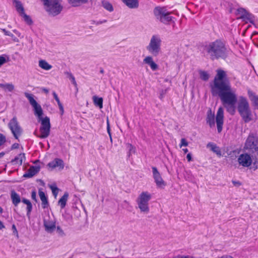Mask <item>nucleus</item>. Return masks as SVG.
Segmentation results:
<instances>
[{
  "label": "nucleus",
  "mask_w": 258,
  "mask_h": 258,
  "mask_svg": "<svg viewBox=\"0 0 258 258\" xmlns=\"http://www.w3.org/2000/svg\"><path fill=\"white\" fill-rule=\"evenodd\" d=\"M214 85L213 93L216 92L227 111L234 114L237 101L236 90L231 87L227 72L223 69L219 68L216 70Z\"/></svg>",
  "instance_id": "1"
},
{
  "label": "nucleus",
  "mask_w": 258,
  "mask_h": 258,
  "mask_svg": "<svg viewBox=\"0 0 258 258\" xmlns=\"http://www.w3.org/2000/svg\"><path fill=\"white\" fill-rule=\"evenodd\" d=\"M24 95L33 107L35 115L41 120V125L39 129L40 135L38 137L40 139L47 138L50 134L51 127L49 118L47 116L42 118L43 110L41 106L34 99L33 94L25 92Z\"/></svg>",
  "instance_id": "2"
},
{
  "label": "nucleus",
  "mask_w": 258,
  "mask_h": 258,
  "mask_svg": "<svg viewBox=\"0 0 258 258\" xmlns=\"http://www.w3.org/2000/svg\"><path fill=\"white\" fill-rule=\"evenodd\" d=\"M238 112L243 121L248 123L253 120V115L247 98L240 96L238 98L237 106Z\"/></svg>",
  "instance_id": "3"
},
{
  "label": "nucleus",
  "mask_w": 258,
  "mask_h": 258,
  "mask_svg": "<svg viewBox=\"0 0 258 258\" xmlns=\"http://www.w3.org/2000/svg\"><path fill=\"white\" fill-rule=\"evenodd\" d=\"M230 49L221 40H216L211 44V58L225 59L229 55Z\"/></svg>",
  "instance_id": "4"
},
{
  "label": "nucleus",
  "mask_w": 258,
  "mask_h": 258,
  "mask_svg": "<svg viewBox=\"0 0 258 258\" xmlns=\"http://www.w3.org/2000/svg\"><path fill=\"white\" fill-rule=\"evenodd\" d=\"M243 149L252 154H258V135L250 132L246 138Z\"/></svg>",
  "instance_id": "5"
},
{
  "label": "nucleus",
  "mask_w": 258,
  "mask_h": 258,
  "mask_svg": "<svg viewBox=\"0 0 258 258\" xmlns=\"http://www.w3.org/2000/svg\"><path fill=\"white\" fill-rule=\"evenodd\" d=\"M46 7V10L51 16H55L59 14L63 7L60 0H41Z\"/></svg>",
  "instance_id": "6"
},
{
  "label": "nucleus",
  "mask_w": 258,
  "mask_h": 258,
  "mask_svg": "<svg viewBox=\"0 0 258 258\" xmlns=\"http://www.w3.org/2000/svg\"><path fill=\"white\" fill-rule=\"evenodd\" d=\"M153 12L156 18L164 24L169 23L172 20L173 17L170 16L171 12H168L165 7H156L154 9Z\"/></svg>",
  "instance_id": "7"
},
{
  "label": "nucleus",
  "mask_w": 258,
  "mask_h": 258,
  "mask_svg": "<svg viewBox=\"0 0 258 258\" xmlns=\"http://www.w3.org/2000/svg\"><path fill=\"white\" fill-rule=\"evenodd\" d=\"M151 198V195L147 191H143L139 195L137 202L141 212L148 213L149 211V201Z\"/></svg>",
  "instance_id": "8"
},
{
  "label": "nucleus",
  "mask_w": 258,
  "mask_h": 258,
  "mask_svg": "<svg viewBox=\"0 0 258 258\" xmlns=\"http://www.w3.org/2000/svg\"><path fill=\"white\" fill-rule=\"evenodd\" d=\"M161 44V40L160 37L158 35H153L147 49L153 55L157 56L160 51Z\"/></svg>",
  "instance_id": "9"
},
{
  "label": "nucleus",
  "mask_w": 258,
  "mask_h": 258,
  "mask_svg": "<svg viewBox=\"0 0 258 258\" xmlns=\"http://www.w3.org/2000/svg\"><path fill=\"white\" fill-rule=\"evenodd\" d=\"M8 127L11 130L14 138L18 140L23 133V129L20 126L16 116L11 119L9 123Z\"/></svg>",
  "instance_id": "10"
},
{
  "label": "nucleus",
  "mask_w": 258,
  "mask_h": 258,
  "mask_svg": "<svg viewBox=\"0 0 258 258\" xmlns=\"http://www.w3.org/2000/svg\"><path fill=\"white\" fill-rule=\"evenodd\" d=\"M12 1L15 4L16 9L19 15L23 17L24 21L28 24L31 25L33 21L30 16L25 14L24 8L21 2L19 0H12Z\"/></svg>",
  "instance_id": "11"
},
{
  "label": "nucleus",
  "mask_w": 258,
  "mask_h": 258,
  "mask_svg": "<svg viewBox=\"0 0 258 258\" xmlns=\"http://www.w3.org/2000/svg\"><path fill=\"white\" fill-rule=\"evenodd\" d=\"M237 162L239 165L248 168L252 165V156L248 153L241 154L238 157Z\"/></svg>",
  "instance_id": "12"
},
{
  "label": "nucleus",
  "mask_w": 258,
  "mask_h": 258,
  "mask_svg": "<svg viewBox=\"0 0 258 258\" xmlns=\"http://www.w3.org/2000/svg\"><path fill=\"white\" fill-rule=\"evenodd\" d=\"M216 123L218 133H220L223 129V125L224 123V109L222 107L218 108L216 116Z\"/></svg>",
  "instance_id": "13"
},
{
  "label": "nucleus",
  "mask_w": 258,
  "mask_h": 258,
  "mask_svg": "<svg viewBox=\"0 0 258 258\" xmlns=\"http://www.w3.org/2000/svg\"><path fill=\"white\" fill-rule=\"evenodd\" d=\"M152 171L153 178L156 185L159 187L163 188L166 185V183L162 179L161 174L158 171L157 168L155 167H153Z\"/></svg>",
  "instance_id": "14"
},
{
  "label": "nucleus",
  "mask_w": 258,
  "mask_h": 258,
  "mask_svg": "<svg viewBox=\"0 0 258 258\" xmlns=\"http://www.w3.org/2000/svg\"><path fill=\"white\" fill-rule=\"evenodd\" d=\"M47 166L51 169H53L56 167H58L59 169L62 170L64 168V163L62 159L56 158L52 161L48 163Z\"/></svg>",
  "instance_id": "15"
},
{
  "label": "nucleus",
  "mask_w": 258,
  "mask_h": 258,
  "mask_svg": "<svg viewBox=\"0 0 258 258\" xmlns=\"http://www.w3.org/2000/svg\"><path fill=\"white\" fill-rule=\"evenodd\" d=\"M247 95L254 109H258V96L249 89L247 91Z\"/></svg>",
  "instance_id": "16"
},
{
  "label": "nucleus",
  "mask_w": 258,
  "mask_h": 258,
  "mask_svg": "<svg viewBox=\"0 0 258 258\" xmlns=\"http://www.w3.org/2000/svg\"><path fill=\"white\" fill-rule=\"evenodd\" d=\"M44 226L45 230L50 233L53 232L56 228L55 222L52 221H44Z\"/></svg>",
  "instance_id": "17"
},
{
  "label": "nucleus",
  "mask_w": 258,
  "mask_h": 258,
  "mask_svg": "<svg viewBox=\"0 0 258 258\" xmlns=\"http://www.w3.org/2000/svg\"><path fill=\"white\" fill-rule=\"evenodd\" d=\"M25 160V155L24 153H20L14 159L11 160V163L13 165H21L23 161Z\"/></svg>",
  "instance_id": "18"
},
{
  "label": "nucleus",
  "mask_w": 258,
  "mask_h": 258,
  "mask_svg": "<svg viewBox=\"0 0 258 258\" xmlns=\"http://www.w3.org/2000/svg\"><path fill=\"white\" fill-rule=\"evenodd\" d=\"M38 194L40 199L42 202L41 205L42 208L44 209L45 208H48L49 206L48 199L47 197L45 196L44 192L41 190H39Z\"/></svg>",
  "instance_id": "19"
},
{
  "label": "nucleus",
  "mask_w": 258,
  "mask_h": 258,
  "mask_svg": "<svg viewBox=\"0 0 258 258\" xmlns=\"http://www.w3.org/2000/svg\"><path fill=\"white\" fill-rule=\"evenodd\" d=\"M11 198L12 203L15 207L18 206L19 204L21 202L20 196L14 190H12L11 192Z\"/></svg>",
  "instance_id": "20"
},
{
  "label": "nucleus",
  "mask_w": 258,
  "mask_h": 258,
  "mask_svg": "<svg viewBox=\"0 0 258 258\" xmlns=\"http://www.w3.org/2000/svg\"><path fill=\"white\" fill-rule=\"evenodd\" d=\"M144 62L149 64L153 71H155L158 69V65L153 61L151 56H148L145 57L143 60Z\"/></svg>",
  "instance_id": "21"
},
{
  "label": "nucleus",
  "mask_w": 258,
  "mask_h": 258,
  "mask_svg": "<svg viewBox=\"0 0 258 258\" xmlns=\"http://www.w3.org/2000/svg\"><path fill=\"white\" fill-rule=\"evenodd\" d=\"M40 168L38 167L31 166L28 170L27 172L24 174V177H31L39 171Z\"/></svg>",
  "instance_id": "22"
},
{
  "label": "nucleus",
  "mask_w": 258,
  "mask_h": 258,
  "mask_svg": "<svg viewBox=\"0 0 258 258\" xmlns=\"http://www.w3.org/2000/svg\"><path fill=\"white\" fill-rule=\"evenodd\" d=\"M122 2L130 8H137L138 7V0H122Z\"/></svg>",
  "instance_id": "23"
},
{
  "label": "nucleus",
  "mask_w": 258,
  "mask_h": 258,
  "mask_svg": "<svg viewBox=\"0 0 258 258\" xmlns=\"http://www.w3.org/2000/svg\"><path fill=\"white\" fill-rule=\"evenodd\" d=\"M69 197V194L66 192L64 194L62 197L58 201V205L60 206L61 209H63L66 205L67 202Z\"/></svg>",
  "instance_id": "24"
},
{
  "label": "nucleus",
  "mask_w": 258,
  "mask_h": 258,
  "mask_svg": "<svg viewBox=\"0 0 258 258\" xmlns=\"http://www.w3.org/2000/svg\"><path fill=\"white\" fill-rule=\"evenodd\" d=\"M39 66L44 70H49L52 68V66L49 64L45 60H40L39 61Z\"/></svg>",
  "instance_id": "25"
},
{
  "label": "nucleus",
  "mask_w": 258,
  "mask_h": 258,
  "mask_svg": "<svg viewBox=\"0 0 258 258\" xmlns=\"http://www.w3.org/2000/svg\"><path fill=\"white\" fill-rule=\"evenodd\" d=\"M94 104L98 106L100 109L103 108V98L94 96L93 97Z\"/></svg>",
  "instance_id": "26"
},
{
  "label": "nucleus",
  "mask_w": 258,
  "mask_h": 258,
  "mask_svg": "<svg viewBox=\"0 0 258 258\" xmlns=\"http://www.w3.org/2000/svg\"><path fill=\"white\" fill-rule=\"evenodd\" d=\"M101 3L103 8L107 11L110 12L113 11V7L110 3L107 1L103 0Z\"/></svg>",
  "instance_id": "27"
},
{
  "label": "nucleus",
  "mask_w": 258,
  "mask_h": 258,
  "mask_svg": "<svg viewBox=\"0 0 258 258\" xmlns=\"http://www.w3.org/2000/svg\"><path fill=\"white\" fill-rule=\"evenodd\" d=\"M69 3L73 7H78L82 4H85L88 0H68Z\"/></svg>",
  "instance_id": "28"
},
{
  "label": "nucleus",
  "mask_w": 258,
  "mask_h": 258,
  "mask_svg": "<svg viewBox=\"0 0 258 258\" xmlns=\"http://www.w3.org/2000/svg\"><path fill=\"white\" fill-rule=\"evenodd\" d=\"M253 154V155H251L252 159V165H253V169L255 170L258 169V154Z\"/></svg>",
  "instance_id": "29"
},
{
  "label": "nucleus",
  "mask_w": 258,
  "mask_h": 258,
  "mask_svg": "<svg viewBox=\"0 0 258 258\" xmlns=\"http://www.w3.org/2000/svg\"><path fill=\"white\" fill-rule=\"evenodd\" d=\"M22 202L27 205V215L30 214L32 209V205L30 201L26 199H23Z\"/></svg>",
  "instance_id": "30"
},
{
  "label": "nucleus",
  "mask_w": 258,
  "mask_h": 258,
  "mask_svg": "<svg viewBox=\"0 0 258 258\" xmlns=\"http://www.w3.org/2000/svg\"><path fill=\"white\" fill-rule=\"evenodd\" d=\"M211 150L215 153L219 157L222 155L220 148L214 144H211Z\"/></svg>",
  "instance_id": "31"
},
{
  "label": "nucleus",
  "mask_w": 258,
  "mask_h": 258,
  "mask_svg": "<svg viewBox=\"0 0 258 258\" xmlns=\"http://www.w3.org/2000/svg\"><path fill=\"white\" fill-rule=\"evenodd\" d=\"M0 88H3L5 90L12 92L14 89V86L12 84H0Z\"/></svg>",
  "instance_id": "32"
},
{
  "label": "nucleus",
  "mask_w": 258,
  "mask_h": 258,
  "mask_svg": "<svg viewBox=\"0 0 258 258\" xmlns=\"http://www.w3.org/2000/svg\"><path fill=\"white\" fill-rule=\"evenodd\" d=\"M52 95L53 96L54 98L55 99V100L57 102V104H58V107H59V108L60 110L61 111V113L62 114L63 113V111H64L62 104L61 103V102H60V101L59 100V99L57 95L55 93V92H53Z\"/></svg>",
  "instance_id": "33"
},
{
  "label": "nucleus",
  "mask_w": 258,
  "mask_h": 258,
  "mask_svg": "<svg viewBox=\"0 0 258 258\" xmlns=\"http://www.w3.org/2000/svg\"><path fill=\"white\" fill-rule=\"evenodd\" d=\"M199 73L202 80L204 81H207L209 79V75L206 72L200 70Z\"/></svg>",
  "instance_id": "34"
},
{
  "label": "nucleus",
  "mask_w": 258,
  "mask_h": 258,
  "mask_svg": "<svg viewBox=\"0 0 258 258\" xmlns=\"http://www.w3.org/2000/svg\"><path fill=\"white\" fill-rule=\"evenodd\" d=\"M2 31L3 32V33H4V34L6 36H9L10 37H11L12 38H13L14 40L15 41H18V40H16V37H15V36L13 34H12L11 32L9 31H7L5 29H2Z\"/></svg>",
  "instance_id": "35"
},
{
  "label": "nucleus",
  "mask_w": 258,
  "mask_h": 258,
  "mask_svg": "<svg viewBox=\"0 0 258 258\" xmlns=\"http://www.w3.org/2000/svg\"><path fill=\"white\" fill-rule=\"evenodd\" d=\"M188 145V143L186 141V140L185 138H182L180 141V143L179 144V147L181 148L182 147H187Z\"/></svg>",
  "instance_id": "36"
},
{
  "label": "nucleus",
  "mask_w": 258,
  "mask_h": 258,
  "mask_svg": "<svg viewBox=\"0 0 258 258\" xmlns=\"http://www.w3.org/2000/svg\"><path fill=\"white\" fill-rule=\"evenodd\" d=\"M50 188L52 190L53 195L56 197L58 192V188L56 186H51Z\"/></svg>",
  "instance_id": "37"
},
{
  "label": "nucleus",
  "mask_w": 258,
  "mask_h": 258,
  "mask_svg": "<svg viewBox=\"0 0 258 258\" xmlns=\"http://www.w3.org/2000/svg\"><path fill=\"white\" fill-rule=\"evenodd\" d=\"M6 142V137L3 134L0 133V146L4 145Z\"/></svg>",
  "instance_id": "38"
},
{
  "label": "nucleus",
  "mask_w": 258,
  "mask_h": 258,
  "mask_svg": "<svg viewBox=\"0 0 258 258\" xmlns=\"http://www.w3.org/2000/svg\"><path fill=\"white\" fill-rule=\"evenodd\" d=\"M107 133H108L109 136H110V140H111V141H112V138H111V131H110L109 121L108 119L107 120Z\"/></svg>",
  "instance_id": "39"
},
{
  "label": "nucleus",
  "mask_w": 258,
  "mask_h": 258,
  "mask_svg": "<svg viewBox=\"0 0 258 258\" xmlns=\"http://www.w3.org/2000/svg\"><path fill=\"white\" fill-rule=\"evenodd\" d=\"M71 81L72 83H73V84L75 87L76 90L78 91V85H77V82L75 80V77H72V78L71 79Z\"/></svg>",
  "instance_id": "40"
},
{
  "label": "nucleus",
  "mask_w": 258,
  "mask_h": 258,
  "mask_svg": "<svg viewBox=\"0 0 258 258\" xmlns=\"http://www.w3.org/2000/svg\"><path fill=\"white\" fill-rule=\"evenodd\" d=\"M6 62V58L3 56H0V67Z\"/></svg>",
  "instance_id": "41"
},
{
  "label": "nucleus",
  "mask_w": 258,
  "mask_h": 258,
  "mask_svg": "<svg viewBox=\"0 0 258 258\" xmlns=\"http://www.w3.org/2000/svg\"><path fill=\"white\" fill-rule=\"evenodd\" d=\"M31 198L32 200H33L35 201H37L36 199V192L35 190H33L32 191L31 193Z\"/></svg>",
  "instance_id": "42"
},
{
  "label": "nucleus",
  "mask_w": 258,
  "mask_h": 258,
  "mask_svg": "<svg viewBox=\"0 0 258 258\" xmlns=\"http://www.w3.org/2000/svg\"><path fill=\"white\" fill-rule=\"evenodd\" d=\"M19 147V145L18 143H14L11 146V150L18 149Z\"/></svg>",
  "instance_id": "43"
},
{
  "label": "nucleus",
  "mask_w": 258,
  "mask_h": 258,
  "mask_svg": "<svg viewBox=\"0 0 258 258\" xmlns=\"http://www.w3.org/2000/svg\"><path fill=\"white\" fill-rule=\"evenodd\" d=\"M232 183L234 185L236 186H239L241 184V182L239 181L233 180Z\"/></svg>",
  "instance_id": "44"
},
{
  "label": "nucleus",
  "mask_w": 258,
  "mask_h": 258,
  "mask_svg": "<svg viewBox=\"0 0 258 258\" xmlns=\"http://www.w3.org/2000/svg\"><path fill=\"white\" fill-rule=\"evenodd\" d=\"M190 257L188 255H178L175 257H174L173 258H190Z\"/></svg>",
  "instance_id": "45"
},
{
  "label": "nucleus",
  "mask_w": 258,
  "mask_h": 258,
  "mask_svg": "<svg viewBox=\"0 0 258 258\" xmlns=\"http://www.w3.org/2000/svg\"><path fill=\"white\" fill-rule=\"evenodd\" d=\"M187 160L188 162H190L192 160L191 155L190 153H188L186 156Z\"/></svg>",
  "instance_id": "46"
},
{
  "label": "nucleus",
  "mask_w": 258,
  "mask_h": 258,
  "mask_svg": "<svg viewBox=\"0 0 258 258\" xmlns=\"http://www.w3.org/2000/svg\"><path fill=\"white\" fill-rule=\"evenodd\" d=\"M12 229L13 230L14 233H16L17 234H18V231L17 230V228L15 224H13L12 225Z\"/></svg>",
  "instance_id": "47"
},
{
  "label": "nucleus",
  "mask_w": 258,
  "mask_h": 258,
  "mask_svg": "<svg viewBox=\"0 0 258 258\" xmlns=\"http://www.w3.org/2000/svg\"><path fill=\"white\" fill-rule=\"evenodd\" d=\"M207 122L210 123V110H209L207 112Z\"/></svg>",
  "instance_id": "48"
},
{
  "label": "nucleus",
  "mask_w": 258,
  "mask_h": 258,
  "mask_svg": "<svg viewBox=\"0 0 258 258\" xmlns=\"http://www.w3.org/2000/svg\"><path fill=\"white\" fill-rule=\"evenodd\" d=\"M127 147L129 148L130 151H131L132 150L134 149V146L131 144L128 143L127 144Z\"/></svg>",
  "instance_id": "49"
},
{
  "label": "nucleus",
  "mask_w": 258,
  "mask_h": 258,
  "mask_svg": "<svg viewBox=\"0 0 258 258\" xmlns=\"http://www.w3.org/2000/svg\"><path fill=\"white\" fill-rule=\"evenodd\" d=\"M66 74L68 75V77L69 78V79L71 80L72 77H74V76L72 75L71 73L70 72H67Z\"/></svg>",
  "instance_id": "50"
},
{
  "label": "nucleus",
  "mask_w": 258,
  "mask_h": 258,
  "mask_svg": "<svg viewBox=\"0 0 258 258\" xmlns=\"http://www.w3.org/2000/svg\"><path fill=\"white\" fill-rule=\"evenodd\" d=\"M42 90L43 92H44L46 94H48L49 92V90L45 88H42Z\"/></svg>",
  "instance_id": "51"
},
{
  "label": "nucleus",
  "mask_w": 258,
  "mask_h": 258,
  "mask_svg": "<svg viewBox=\"0 0 258 258\" xmlns=\"http://www.w3.org/2000/svg\"><path fill=\"white\" fill-rule=\"evenodd\" d=\"M5 228V225H4L3 223L0 221V229H2Z\"/></svg>",
  "instance_id": "52"
},
{
  "label": "nucleus",
  "mask_w": 258,
  "mask_h": 258,
  "mask_svg": "<svg viewBox=\"0 0 258 258\" xmlns=\"http://www.w3.org/2000/svg\"><path fill=\"white\" fill-rule=\"evenodd\" d=\"M221 258H233V257L230 255H224V256H222Z\"/></svg>",
  "instance_id": "53"
},
{
  "label": "nucleus",
  "mask_w": 258,
  "mask_h": 258,
  "mask_svg": "<svg viewBox=\"0 0 258 258\" xmlns=\"http://www.w3.org/2000/svg\"><path fill=\"white\" fill-rule=\"evenodd\" d=\"M182 150L184 154H186L188 152V150L187 148H183L182 149Z\"/></svg>",
  "instance_id": "54"
},
{
  "label": "nucleus",
  "mask_w": 258,
  "mask_h": 258,
  "mask_svg": "<svg viewBox=\"0 0 258 258\" xmlns=\"http://www.w3.org/2000/svg\"><path fill=\"white\" fill-rule=\"evenodd\" d=\"M5 154V153L4 152H2L0 153V158H2Z\"/></svg>",
  "instance_id": "55"
},
{
  "label": "nucleus",
  "mask_w": 258,
  "mask_h": 258,
  "mask_svg": "<svg viewBox=\"0 0 258 258\" xmlns=\"http://www.w3.org/2000/svg\"><path fill=\"white\" fill-rule=\"evenodd\" d=\"M3 208L0 206V214L3 213Z\"/></svg>",
  "instance_id": "56"
},
{
  "label": "nucleus",
  "mask_w": 258,
  "mask_h": 258,
  "mask_svg": "<svg viewBox=\"0 0 258 258\" xmlns=\"http://www.w3.org/2000/svg\"><path fill=\"white\" fill-rule=\"evenodd\" d=\"M248 17H249V19H251L253 17V16L252 15H248Z\"/></svg>",
  "instance_id": "57"
},
{
  "label": "nucleus",
  "mask_w": 258,
  "mask_h": 258,
  "mask_svg": "<svg viewBox=\"0 0 258 258\" xmlns=\"http://www.w3.org/2000/svg\"><path fill=\"white\" fill-rule=\"evenodd\" d=\"M106 21H107L105 20H104L103 21L101 22L100 23L97 22V24L102 23H103V22H106Z\"/></svg>",
  "instance_id": "58"
},
{
  "label": "nucleus",
  "mask_w": 258,
  "mask_h": 258,
  "mask_svg": "<svg viewBox=\"0 0 258 258\" xmlns=\"http://www.w3.org/2000/svg\"><path fill=\"white\" fill-rule=\"evenodd\" d=\"M103 72H104L103 70H101L100 71V73H103Z\"/></svg>",
  "instance_id": "59"
},
{
  "label": "nucleus",
  "mask_w": 258,
  "mask_h": 258,
  "mask_svg": "<svg viewBox=\"0 0 258 258\" xmlns=\"http://www.w3.org/2000/svg\"><path fill=\"white\" fill-rule=\"evenodd\" d=\"M207 51H208V52H210V48H207Z\"/></svg>",
  "instance_id": "60"
},
{
  "label": "nucleus",
  "mask_w": 258,
  "mask_h": 258,
  "mask_svg": "<svg viewBox=\"0 0 258 258\" xmlns=\"http://www.w3.org/2000/svg\"><path fill=\"white\" fill-rule=\"evenodd\" d=\"M13 31H14V32L16 33L17 30H14Z\"/></svg>",
  "instance_id": "61"
},
{
  "label": "nucleus",
  "mask_w": 258,
  "mask_h": 258,
  "mask_svg": "<svg viewBox=\"0 0 258 258\" xmlns=\"http://www.w3.org/2000/svg\"><path fill=\"white\" fill-rule=\"evenodd\" d=\"M57 229H58V230H60V228H59V227H57Z\"/></svg>",
  "instance_id": "62"
},
{
  "label": "nucleus",
  "mask_w": 258,
  "mask_h": 258,
  "mask_svg": "<svg viewBox=\"0 0 258 258\" xmlns=\"http://www.w3.org/2000/svg\"><path fill=\"white\" fill-rule=\"evenodd\" d=\"M252 21H253V20H251L250 21V22H252Z\"/></svg>",
  "instance_id": "63"
},
{
  "label": "nucleus",
  "mask_w": 258,
  "mask_h": 258,
  "mask_svg": "<svg viewBox=\"0 0 258 258\" xmlns=\"http://www.w3.org/2000/svg\"><path fill=\"white\" fill-rule=\"evenodd\" d=\"M209 146H210V144H208L207 145V147H208Z\"/></svg>",
  "instance_id": "64"
}]
</instances>
